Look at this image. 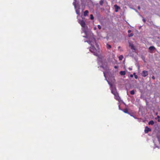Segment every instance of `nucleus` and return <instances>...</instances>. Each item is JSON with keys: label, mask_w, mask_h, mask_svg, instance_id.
<instances>
[{"label": "nucleus", "mask_w": 160, "mask_h": 160, "mask_svg": "<svg viewBox=\"0 0 160 160\" xmlns=\"http://www.w3.org/2000/svg\"><path fill=\"white\" fill-rule=\"evenodd\" d=\"M123 56L122 55H120L119 57V58L120 60H122L123 58Z\"/></svg>", "instance_id": "obj_20"}, {"label": "nucleus", "mask_w": 160, "mask_h": 160, "mask_svg": "<svg viewBox=\"0 0 160 160\" xmlns=\"http://www.w3.org/2000/svg\"><path fill=\"white\" fill-rule=\"evenodd\" d=\"M153 142L154 143V147H153V148L154 149L156 148H159V147L158 146L156 145L155 144V141L154 140H153Z\"/></svg>", "instance_id": "obj_16"}, {"label": "nucleus", "mask_w": 160, "mask_h": 160, "mask_svg": "<svg viewBox=\"0 0 160 160\" xmlns=\"http://www.w3.org/2000/svg\"><path fill=\"white\" fill-rule=\"evenodd\" d=\"M120 46H119V47H118V48H120Z\"/></svg>", "instance_id": "obj_39"}, {"label": "nucleus", "mask_w": 160, "mask_h": 160, "mask_svg": "<svg viewBox=\"0 0 160 160\" xmlns=\"http://www.w3.org/2000/svg\"><path fill=\"white\" fill-rule=\"evenodd\" d=\"M131 116H132V117H133L135 119H138V118H136L134 116H133V115H132L131 114H129Z\"/></svg>", "instance_id": "obj_23"}, {"label": "nucleus", "mask_w": 160, "mask_h": 160, "mask_svg": "<svg viewBox=\"0 0 160 160\" xmlns=\"http://www.w3.org/2000/svg\"><path fill=\"white\" fill-rule=\"evenodd\" d=\"M154 124V122L153 120H151L148 122L149 125H153Z\"/></svg>", "instance_id": "obj_11"}, {"label": "nucleus", "mask_w": 160, "mask_h": 160, "mask_svg": "<svg viewBox=\"0 0 160 160\" xmlns=\"http://www.w3.org/2000/svg\"><path fill=\"white\" fill-rule=\"evenodd\" d=\"M94 29L96 30V27L94 28Z\"/></svg>", "instance_id": "obj_37"}, {"label": "nucleus", "mask_w": 160, "mask_h": 160, "mask_svg": "<svg viewBox=\"0 0 160 160\" xmlns=\"http://www.w3.org/2000/svg\"><path fill=\"white\" fill-rule=\"evenodd\" d=\"M101 67L102 68H103V67L102 66H101Z\"/></svg>", "instance_id": "obj_38"}, {"label": "nucleus", "mask_w": 160, "mask_h": 160, "mask_svg": "<svg viewBox=\"0 0 160 160\" xmlns=\"http://www.w3.org/2000/svg\"><path fill=\"white\" fill-rule=\"evenodd\" d=\"M114 7L115 8V12H118L119 9H120V7L118 6L117 4H115L114 5Z\"/></svg>", "instance_id": "obj_9"}, {"label": "nucleus", "mask_w": 160, "mask_h": 160, "mask_svg": "<svg viewBox=\"0 0 160 160\" xmlns=\"http://www.w3.org/2000/svg\"><path fill=\"white\" fill-rule=\"evenodd\" d=\"M114 98L116 100H118L119 102H120L121 101L120 98L118 95V93H117L115 94V95H114Z\"/></svg>", "instance_id": "obj_3"}, {"label": "nucleus", "mask_w": 160, "mask_h": 160, "mask_svg": "<svg viewBox=\"0 0 160 160\" xmlns=\"http://www.w3.org/2000/svg\"><path fill=\"white\" fill-rule=\"evenodd\" d=\"M148 49L149 50L150 52L151 53H152L153 51L156 50V48L153 46L150 47L148 48Z\"/></svg>", "instance_id": "obj_4"}, {"label": "nucleus", "mask_w": 160, "mask_h": 160, "mask_svg": "<svg viewBox=\"0 0 160 160\" xmlns=\"http://www.w3.org/2000/svg\"><path fill=\"white\" fill-rule=\"evenodd\" d=\"M90 18L91 20H93L94 19V17L92 14H91L90 15Z\"/></svg>", "instance_id": "obj_19"}, {"label": "nucleus", "mask_w": 160, "mask_h": 160, "mask_svg": "<svg viewBox=\"0 0 160 160\" xmlns=\"http://www.w3.org/2000/svg\"><path fill=\"white\" fill-rule=\"evenodd\" d=\"M140 6H138V9H140Z\"/></svg>", "instance_id": "obj_35"}, {"label": "nucleus", "mask_w": 160, "mask_h": 160, "mask_svg": "<svg viewBox=\"0 0 160 160\" xmlns=\"http://www.w3.org/2000/svg\"><path fill=\"white\" fill-rule=\"evenodd\" d=\"M133 76L134 75V76L135 75H136V73H135V72H134V73H133Z\"/></svg>", "instance_id": "obj_32"}, {"label": "nucleus", "mask_w": 160, "mask_h": 160, "mask_svg": "<svg viewBox=\"0 0 160 160\" xmlns=\"http://www.w3.org/2000/svg\"><path fill=\"white\" fill-rule=\"evenodd\" d=\"M114 68H118V67L116 66H114Z\"/></svg>", "instance_id": "obj_36"}, {"label": "nucleus", "mask_w": 160, "mask_h": 160, "mask_svg": "<svg viewBox=\"0 0 160 160\" xmlns=\"http://www.w3.org/2000/svg\"><path fill=\"white\" fill-rule=\"evenodd\" d=\"M106 47L108 49H110L111 48V45L108 44H107Z\"/></svg>", "instance_id": "obj_13"}, {"label": "nucleus", "mask_w": 160, "mask_h": 160, "mask_svg": "<svg viewBox=\"0 0 160 160\" xmlns=\"http://www.w3.org/2000/svg\"><path fill=\"white\" fill-rule=\"evenodd\" d=\"M130 77L131 78H132V77H133V75H132V74H131V75H130Z\"/></svg>", "instance_id": "obj_27"}, {"label": "nucleus", "mask_w": 160, "mask_h": 160, "mask_svg": "<svg viewBox=\"0 0 160 160\" xmlns=\"http://www.w3.org/2000/svg\"><path fill=\"white\" fill-rule=\"evenodd\" d=\"M133 35V34L132 33H131V34H128V36L129 37H130L132 36Z\"/></svg>", "instance_id": "obj_21"}, {"label": "nucleus", "mask_w": 160, "mask_h": 160, "mask_svg": "<svg viewBox=\"0 0 160 160\" xmlns=\"http://www.w3.org/2000/svg\"><path fill=\"white\" fill-rule=\"evenodd\" d=\"M142 20H143V22H145V21H146L145 19L144 18Z\"/></svg>", "instance_id": "obj_28"}, {"label": "nucleus", "mask_w": 160, "mask_h": 160, "mask_svg": "<svg viewBox=\"0 0 160 160\" xmlns=\"http://www.w3.org/2000/svg\"><path fill=\"white\" fill-rule=\"evenodd\" d=\"M151 131V129L149 128L148 126L145 127L144 130V132L145 133H148L149 131Z\"/></svg>", "instance_id": "obj_8"}, {"label": "nucleus", "mask_w": 160, "mask_h": 160, "mask_svg": "<svg viewBox=\"0 0 160 160\" xmlns=\"http://www.w3.org/2000/svg\"><path fill=\"white\" fill-rule=\"evenodd\" d=\"M158 122H160V118H159V119H158Z\"/></svg>", "instance_id": "obj_33"}, {"label": "nucleus", "mask_w": 160, "mask_h": 160, "mask_svg": "<svg viewBox=\"0 0 160 160\" xmlns=\"http://www.w3.org/2000/svg\"><path fill=\"white\" fill-rule=\"evenodd\" d=\"M103 73L104 76L105 78V80L107 81L108 84L110 86V89L112 93L114 95H115V94L118 93L116 88L112 85V83L110 82L107 79L106 76L105 72H103Z\"/></svg>", "instance_id": "obj_2"}, {"label": "nucleus", "mask_w": 160, "mask_h": 160, "mask_svg": "<svg viewBox=\"0 0 160 160\" xmlns=\"http://www.w3.org/2000/svg\"><path fill=\"white\" fill-rule=\"evenodd\" d=\"M103 2H104V1L103 0H101L99 2V3H100V4L101 5V6H102L103 3Z\"/></svg>", "instance_id": "obj_15"}, {"label": "nucleus", "mask_w": 160, "mask_h": 160, "mask_svg": "<svg viewBox=\"0 0 160 160\" xmlns=\"http://www.w3.org/2000/svg\"><path fill=\"white\" fill-rule=\"evenodd\" d=\"M130 93L131 95H134L135 94V92L134 90H132L130 92Z\"/></svg>", "instance_id": "obj_18"}, {"label": "nucleus", "mask_w": 160, "mask_h": 160, "mask_svg": "<svg viewBox=\"0 0 160 160\" xmlns=\"http://www.w3.org/2000/svg\"><path fill=\"white\" fill-rule=\"evenodd\" d=\"M88 10H85L84 12V16L85 17L87 16L88 15Z\"/></svg>", "instance_id": "obj_10"}, {"label": "nucleus", "mask_w": 160, "mask_h": 160, "mask_svg": "<svg viewBox=\"0 0 160 160\" xmlns=\"http://www.w3.org/2000/svg\"><path fill=\"white\" fill-rule=\"evenodd\" d=\"M75 9L76 12V13L79 15H80V7L79 6L78 7H76V8H75Z\"/></svg>", "instance_id": "obj_6"}, {"label": "nucleus", "mask_w": 160, "mask_h": 160, "mask_svg": "<svg viewBox=\"0 0 160 160\" xmlns=\"http://www.w3.org/2000/svg\"><path fill=\"white\" fill-rule=\"evenodd\" d=\"M129 47H130L131 48L132 50H134V51H133V52H134L135 50V48L133 44L132 43H130V42L129 43Z\"/></svg>", "instance_id": "obj_7"}, {"label": "nucleus", "mask_w": 160, "mask_h": 160, "mask_svg": "<svg viewBox=\"0 0 160 160\" xmlns=\"http://www.w3.org/2000/svg\"><path fill=\"white\" fill-rule=\"evenodd\" d=\"M123 111L125 113H128L129 114H130V113L128 112V110L127 109H125Z\"/></svg>", "instance_id": "obj_14"}, {"label": "nucleus", "mask_w": 160, "mask_h": 160, "mask_svg": "<svg viewBox=\"0 0 160 160\" xmlns=\"http://www.w3.org/2000/svg\"><path fill=\"white\" fill-rule=\"evenodd\" d=\"M157 138H158V141L159 142V143H160V138L158 136Z\"/></svg>", "instance_id": "obj_24"}, {"label": "nucleus", "mask_w": 160, "mask_h": 160, "mask_svg": "<svg viewBox=\"0 0 160 160\" xmlns=\"http://www.w3.org/2000/svg\"><path fill=\"white\" fill-rule=\"evenodd\" d=\"M119 110H122V109L120 108V107L119 105Z\"/></svg>", "instance_id": "obj_34"}, {"label": "nucleus", "mask_w": 160, "mask_h": 160, "mask_svg": "<svg viewBox=\"0 0 160 160\" xmlns=\"http://www.w3.org/2000/svg\"><path fill=\"white\" fill-rule=\"evenodd\" d=\"M134 78H135V79H137V78H138V76H137V75H135V76H134Z\"/></svg>", "instance_id": "obj_25"}, {"label": "nucleus", "mask_w": 160, "mask_h": 160, "mask_svg": "<svg viewBox=\"0 0 160 160\" xmlns=\"http://www.w3.org/2000/svg\"><path fill=\"white\" fill-rule=\"evenodd\" d=\"M120 73L121 75H124L126 74V72L125 71H121L120 72Z\"/></svg>", "instance_id": "obj_12"}, {"label": "nucleus", "mask_w": 160, "mask_h": 160, "mask_svg": "<svg viewBox=\"0 0 160 160\" xmlns=\"http://www.w3.org/2000/svg\"><path fill=\"white\" fill-rule=\"evenodd\" d=\"M148 74V71L145 70L142 71L141 75L143 77H146Z\"/></svg>", "instance_id": "obj_5"}, {"label": "nucleus", "mask_w": 160, "mask_h": 160, "mask_svg": "<svg viewBox=\"0 0 160 160\" xmlns=\"http://www.w3.org/2000/svg\"><path fill=\"white\" fill-rule=\"evenodd\" d=\"M131 32V30H128V32L129 33H130V32Z\"/></svg>", "instance_id": "obj_29"}, {"label": "nucleus", "mask_w": 160, "mask_h": 160, "mask_svg": "<svg viewBox=\"0 0 160 160\" xmlns=\"http://www.w3.org/2000/svg\"><path fill=\"white\" fill-rule=\"evenodd\" d=\"M152 78L153 80L155 79V78L154 76H152Z\"/></svg>", "instance_id": "obj_26"}, {"label": "nucleus", "mask_w": 160, "mask_h": 160, "mask_svg": "<svg viewBox=\"0 0 160 160\" xmlns=\"http://www.w3.org/2000/svg\"><path fill=\"white\" fill-rule=\"evenodd\" d=\"M157 118H158V119H159V118H160V117L159 116H157Z\"/></svg>", "instance_id": "obj_31"}, {"label": "nucleus", "mask_w": 160, "mask_h": 160, "mask_svg": "<svg viewBox=\"0 0 160 160\" xmlns=\"http://www.w3.org/2000/svg\"><path fill=\"white\" fill-rule=\"evenodd\" d=\"M98 28L99 29H100L101 28V26L99 25H98Z\"/></svg>", "instance_id": "obj_22"}, {"label": "nucleus", "mask_w": 160, "mask_h": 160, "mask_svg": "<svg viewBox=\"0 0 160 160\" xmlns=\"http://www.w3.org/2000/svg\"><path fill=\"white\" fill-rule=\"evenodd\" d=\"M78 23L82 27V33L84 32L85 35L83 36V37L86 38L87 40H84L85 42H87L88 44H90L91 46L89 48L90 51L93 53V54L97 56H98V63H101L102 62V57L101 56H99V51L97 50L94 46L95 45L97 48L99 49V45L96 43L95 39L93 37L92 33H90L89 34L88 32L87 31V27H86V23L83 20H81L78 19Z\"/></svg>", "instance_id": "obj_1"}, {"label": "nucleus", "mask_w": 160, "mask_h": 160, "mask_svg": "<svg viewBox=\"0 0 160 160\" xmlns=\"http://www.w3.org/2000/svg\"><path fill=\"white\" fill-rule=\"evenodd\" d=\"M73 5L74 6V8H76V7H77L78 6L76 5V3L75 2H74L73 3Z\"/></svg>", "instance_id": "obj_17"}, {"label": "nucleus", "mask_w": 160, "mask_h": 160, "mask_svg": "<svg viewBox=\"0 0 160 160\" xmlns=\"http://www.w3.org/2000/svg\"><path fill=\"white\" fill-rule=\"evenodd\" d=\"M128 69L130 70H132V68H129Z\"/></svg>", "instance_id": "obj_30"}]
</instances>
